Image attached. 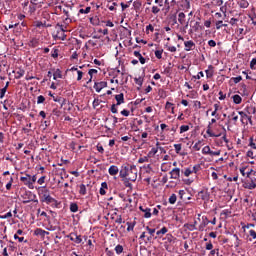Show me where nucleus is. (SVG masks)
Wrapping results in <instances>:
<instances>
[{"mask_svg":"<svg viewBox=\"0 0 256 256\" xmlns=\"http://www.w3.org/2000/svg\"><path fill=\"white\" fill-rule=\"evenodd\" d=\"M249 235L252 237V239H256V231L255 230H249Z\"/></svg>","mask_w":256,"mask_h":256,"instance_id":"nucleus-64","label":"nucleus"},{"mask_svg":"<svg viewBox=\"0 0 256 256\" xmlns=\"http://www.w3.org/2000/svg\"><path fill=\"white\" fill-rule=\"evenodd\" d=\"M215 25H216L217 31H219V29H221V27H223V21L218 20V21H216Z\"/></svg>","mask_w":256,"mask_h":256,"instance_id":"nucleus-57","label":"nucleus"},{"mask_svg":"<svg viewBox=\"0 0 256 256\" xmlns=\"http://www.w3.org/2000/svg\"><path fill=\"white\" fill-rule=\"evenodd\" d=\"M21 183H23L28 189H35L33 182H31V175L25 174V176L20 177Z\"/></svg>","mask_w":256,"mask_h":256,"instance_id":"nucleus-3","label":"nucleus"},{"mask_svg":"<svg viewBox=\"0 0 256 256\" xmlns=\"http://www.w3.org/2000/svg\"><path fill=\"white\" fill-rule=\"evenodd\" d=\"M180 3L184 5L185 9H189L191 7V2H189V0H181Z\"/></svg>","mask_w":256,"mask_h":256,"instance_id":"nucleus-45","label":"nucleus"},{"mask_svg":"<svg viewBox=\"0 0 256 256\" xmlns=\"http://www.w3.org/2000/svg\"><path fill=\"white\" fill-rule=\"evenodd\" d=\"M181 177V169L173 168L170 172V179H179Z\"/></svg>","mask_w":256,"mask_h":256,"instance_id":"nucleus-10","label":"nucleus"},{"mask_svg":"<svg viewBox=\"0 0 256 256\" xmlns=\"http://www.w3.org/2000/svg\"><path fill=\"white\" fill-rule=\"evenodd\" d=\"M184 227L188 229V231H195L197 227H195V224H185Z\"/></svg>","mask_w":256,"mask_h":256,"instance_id":"nucleus-49","label":"nucleus"},{"mask_svg":"<svg viewBox=\"0 0 256 256\" xmlns=\"http://www.w3.org/2000/svg\"><path fill=\"white\" fill-rule=\"evenodd\" d=\"M11 187H13V177H10L9 182L6 184L7 191H11Z\"/></svg>","mask_w":256,"mask_h":256,"instance_id":"nucleus-51","label":"nucleus"},{"mask_svg":"<svg viewBox=\"0 0 256 256\" xmlns=\"http://www.w3.org/2000/svg\"><path fill=\"white\" fill-rule=\"evenodd\" d=\"M214 123H217V119L216 118H212L209 123H208V126H207V130H206V133L207 135H209V137H221V134H215L213 132V130L211 129V125H214Z\"/></svg>","mask_w":256,"mask_h":256,"instance_id":"nucleus-4","label":"nucleus"},{"mask_svg":"<svg viewBox=\"0 0 256 256\" xmlns=\"http://www.w3.org/2000/svg\"><path fill=\"white\" fill-rule=\"evenodd\" d=\"M222 107L221 104L219 102L214 104V111H221Z\"/></svg>","mask_w":256,"mask_h":256,"instance_id":"nucleus-63","label":"nucleus"},{"mask_svg":"<svg viewBox=\"0 0 256 256\" xmlns=\"http://www.w3.org/2000/svg\"><path fill=\"white\" fill-rule=\"evenodd\" d=\"M53 9H54V14L59 15V13L63 11V6H61V4H57Z\"/></svg>","mask_w":256,"mask_h":256,"instance_id":"nucleus-31","label":"nucleus"},{"mask_svg":"<svg viewBox=\"0 0 256 256\" xmlns=\"http://www.w3.org/2000/svg\"><path fill=\"white\" fill-rule=\"evenodd\" d=\"M168 231L169 229H167V227H163L161 230H158L156 232V235H158V237H161L162 235H165Z\"/></svg>","mask_w":256,"mask_h":256,"instance_id":"nucleus-32","label":"nucleus"},{"mask_svg":"<svg viewBox=\"0 0 256 256\" xmlns=\"http://www.w3.org/2000/svg\"><path fill=\"white\" fill-rule=\"evenodd\" d=\"M167 51H169L170 53H177V47L167 46Z\"/></svg>","mask_w":256,"mask_h":256,"instance_id":"nucleus-56","label":"nucleus"},{"mask_svg":"<svg viewBox=\"0 0 256 256\" xmlns=\"http://www.w3.org/2000/svg\"><path fill=\"white\" fill-rule=\"evenodd\" d=\"M126 225L128 226L127 231H133V229H135L136 222H127Z\"/></svg>","mask_w":256,"mask_h":256,"instance_id":"nucleus-38","label":"nucleus"},{"mask_svg":"<svg viewBox=\"0 0 256 256\" xmlns=\"http://www.w3.org/2000/svg\"><path fill=\"white\" fill-rule=\"evenodd\" d=\"M77 81H81L83 79V71L77 70Z\"/></svg>","mask_w":256,"mask_h":256,"instance_id":"nucleus-61","label":"nucleus"},{"mask_svg":"<svg viewBox=\"0 0 256 256\" xmlns=\"http://www.w3.org/2000/svg\"><path fill=\"white\" fill-rule=\"evenodd\" d=\"M165 109L167 111L171 110L172 114L175 113V107L173 106V103H171V102H166Z\"/></svg>","mask_w":256,"mask_h":256,"instance_id":"nucleus-25","label":"nucleus"},{"mask_svg":"<svg viewBox=\"0 0 256 256\" xmlns=\"http://www.w3.org/2000/svg\"><path fill=\"white\" fill-rule=\"evenodd\" d=\"M248 147H251V149H255V150H256V144H255V142H254L253 137H250V138H249Z\"/></svg>","mask_w":256,"mask_h":256,"instance_id":"nucleus-48","label":"nucleus"},{"mask_svg":"<svg viewBox=\"0 0 256 256\" xmlns=\"http://www.w3.org/2000/svg\"><path fill=\"white\" fill-rule=\"evenodd\" d=\"M105 87H107V82H105V81L94 83V89H95L96 93H101V90L105 89Z\"/></svg>","mask_w":256,"mask_h":256,"instance_id":"nucleus-7","label":"nucleus"},{"mask_svg":"<svg viewBox=\"0 0 256 256\" xmlns=\"http://www.w3.org/2000/svg\"><path fill=\"white\" fill-rule=\"evenodd\" d=\"M115 100L117 101L116 105H123V103H125V96L123 93L117 94Z\"/></svg>","mask_w":256,"mask_h":256,"instance_id":"nucleus-16","label":"nucleus"},{"mask_svg":"<svg viewBox=\"0 0 256 256\" xmlns=\"http://www.w3.org/2000/svg\"><path fill=\"white\" fill-rule=\"evenodd\" d=\"M47 179L46 176H41L38 180L37 183L38 185H45V180Z\"/></svg>","mask_w":256,"mask_h":256,"instance_id":"nucleus-54","label":"nucleus"},{"mask_svg":"<svg viewBox=\"0 0 256 256\" xmlns=\"http://www.w3.org/2000/svg\"><path fill=\"white\" fill-rule=\"evenodd\" d=\"M35 27H37L38 29H41V27H50V25H47L45 22L43 23L42 21H36Z\"/></svg>","mask_w":256,"mask_h":256,"instance_id":"nucleus-35","label":"nucleus"},{"mask_svg":"<svg viewBox=\"0 0 256 256\" xmlns=\"http://www.w3.org/2000/svg\"><path fill=\"white\" fill-rule=\"evenodd\" d=\"M202 143H203V142H202L201 140H199L198 142H196V143L194 144V146H193L194 151H201Z\"/></svg>","mask_w":256,"mask_h":256,"instance_id":"nucleus-33","label":"nucleus"},{"mask_svg":"<svg viewBox=\"0 0 256 256\" xmlns=\"http://www.w3.org/2000/svg\"><path fill=\"white\" fill-rule=\"evenodd\" d=\"M117 107H119V105H117V104H113L112 106H111V113H118V110H117Z\"/></svg>","mask_w":256,"mask_h":256,"instance_id":"nucleus-60","label":"nucleus"},{"mask_svg":"<svg viewBox=\"0 0 256 256\" xmlns=\"http://www.w3.org/2000/svg\"><path fill=\"white\" fill-rule=\"evenodd\" d=\"M244 188L250 189V190L256 189V178L255 177L249 178V180H247L244 183Z\"/></svg>","mask_w":256,"mask_h":256,"instance_id":"nucleus-6","label":"nucleus"},{"mask_svg":"<svg viewBox=\"0 0 256 256\" xmlns=\"http://www.w3.org/2000/svg\"><path fill=\"white\" fill-rule=\"evenodd\" d=\"M79 193L80 195H87V186H85V184L80 185Z\"/></svg>","mask_w":256,"mask_h":256,"instance_id":"nucleus-34","label":"nucleus"},{"mask_svg":"<svg viewBox=\"0 0 256 256\" xmlns=\"http://www.w3.org/2000/svg\"><path fill=\"white\" fill-rule=\"evenodd\" d=\"M41 103H45V96L43 95L37 97V105H41Z\"/></svg>","mask_w":256,"mask_h":256,"instance_id":"nucleus-53","label":"nucleus"},{"mask_svg":"<svg viewBox=\"0 0 256 256\" xmlns=\"http://www.w3.org/2000/svg\"><path fill=\"white\" fill-rule=\"evenodd\" d=\"M97 73H98L97 69H90L88 71V75L90 76V78L87 83H91L93 81V75H97Z\"/></svg>","mask_w":256,"mask_h":256,"instance_id":"nucleus-23","label":"nucleus"},{"mask_svg":"<svg viewBox=\"0 0 256 256\" xmlns=\"http://www.w3.org/2000/svg\"><path fill=\"white\" fill-rule=\"evenodd\" d=\"M189 129H190L189 125L180 126V134L187 133V131H189Z\"/></svg>","mask_w":256,"mask_h":256,"instance_id":"nucleus-44","label":"nucleus"},{"mask_svg":"<svg viewBox=\"0 0 256 256\" xmlns=\"http://www.w3.org/2000/svg\"><path fill=\"white\" fill-rule=\"evenodd\" d=\"M182 173H183L184 177H189V176L193 175L192 167L184 168L182 170Z\"/></svg>","mask_w":256,"mask_h":256,"instance_id":"nucleus-20","label":"nucleus"},{"mask_svg":"<svg viewBox=\"0 0 256 256\" xmlns=\"http://www.w3.org/2000/svg\"><path fill=\"white\" fill-rule=\"evenodd\" d=\"M157 153H159V149L158 148H152L148 153V157H155V155H157Z\"/></svg>","mask_w":256,"mask_h":256,"instance_id":"nucleus-36","label":"nucleus"},{"mask_svg":"<svg viewBox=\"0 0 256 256\" xmlns=\"http://www.w3.org/2000/svg\"><path fill=\"white\" fill-rule=\"evenodd\" d=\"M195 49V42L193 40H188L184 42L185 51H193Z\"/></svg>","mask_w":256,"mask_h":256,"instance_id":"nucleus-9","label":"nucleus"},{"mask_svg":"<svg viewBox=\"0 0 256 256\" xmlns=\"http://www.w3.org/2000/svg\"><path fill=\"white\" fill-rule=\"evenodd\" d=\"M134 82L136 83V85H138L139 87H143V77H138V78H134Z\"/></svg>","mask_w":256,"mask_h":256,"instance_id":"nucleus-39","label":"nucleus"},{"mask_svg":"<svg viewBox=\"0 0 256 256\" xmlns=\"http://www.w3.org/2000/svg\"><path fill=\"white\" fill-rule=\"evenodd\" d=\"M213 69H214L213 65H209L208 69L205 70L207 79H211V77H213V75H214Z\"/></svg>","mask_w":256,"mask_h":256,"instance_id":"nucleus-18","label":"nucleus"},{"mask_svg":"<svg viewBox=\"0 0 256 256\" xmlns=\"http://www.w3.org/2000/svg\"><path fill=\"white\" fill-rule=\"evenodd\" d=\"M5 93H7V87L0 89V99H3V97H5Z\"/></svg>","mask_w":256,"mask_h":256,"instance_id":"nucleus-58","label":"nucleus"},{"mask_svg":"<svg viewBox=\"0 0 256 256\" xmlns=\"http://www.w3.org/2000/svg\"><path fill=\"white\" fill-rule=\"evenodd\" d=\"M70 11H73L72 5H67L65 8H62V13L66 16L65 23H71V14Z\"/></svg>","mask_w":256,"mask_h":256,"instance_id":"nucleus-5","label":"nucleus"},{"mask_svg":"<svg viewBox=\"0 0 256 256\" xmlns=\"http://www.w3.org/2000/svg\"><path fill=\"white\" fill-rule=\"evenodd\" d=\"M115 7H117V2H113L111 5H108L109 11H115Z\"/></svg>","mask_w":256,"mask_h":256,"instance_id":"nucleus-62","label":"nucleus"},{"mask_svg":"<svg viewBox=\"0 0 256 256\" xmlns=\"http://www.w3.org/2000/svg\"><path fill=\"white\" fill-rule=\"evenodd\" d=\"M139 209L144 213L145 219H151V208H143V206H140Z\"/></svg>","mask_w":256,"mask_h":256,"instance_id":"nucleus-14","label":"nucleus"},{"mask_svg":"<svg viewBox=\"0 0 256 256\" xmlns=\"http://www.w3.org/2000/svg\"><path fill=\"white\" fill-rule=\"evenodd\" d=\"M169 169H171V163H162L161 164V171H163L164 173L169 171Z\"/></svg>","mask_w":256,"mask_h":256,"instance_id":"nucleus-28","label":"nucleus"},{"mask_svg":"<svg viewBox=\"0 0 256 256\" xmlns=\"http://www.w3.org/2000/svg\"><path fill=\"white\" fill-rule=\"evenodd\" d=\"M115 252H116L117 255H121V253H123V246L121 244H118L115 247Z\"/></svg>","mask_w":256,"mask_h":256,"instance_id":"nucleus-43","label":"nucleus"},{"mask_svg":"<svg viewBox=\"0 0 256 256\" xmlns=\"http://www.w3.org/2000/svg\"><path fill=\"white\" fill-rule=\"evenodd\" d=\"M233 99V103H235V105H241L243 98H241V96L239 94H235L234 96H232Z\"/></svg>","mask_w":256,"mask_h":256,"instance_id":"nucleus-19","label":"nucleus"},{"mask_svg":"<svg viewBox=\"0 0 256 256\" xmlns=\"http://www.w3.org/2000/svg\"><path fill=\"white\" fill-rule=\"evenodd\" d=\"M30 200L24 201V203H30V201H34V203H39V200H37V195L29 192ZM36 199V200H35Z\"/></svg>","mask_w":256,"mask_h":256,"instance_id":"nucleus-27","label":"nucleus"},{"mask_svg":"<svg viewBox=\"0 0 256 256\" xmlns=\"http://www.w3.org/2000/svg\"><path fill=\"white\" fill-rule=\"evenodd\" d=\"M134 57H136V59L139 60V62L141 63V65H145L147 63V58L143 57V55L141 54V51H137L135 50L133 52Z\"/></svg>","mask_w":256,"mask_h":256,"instance_id":"nucleus-8","label":"nucleus"},{"mask_svg":"<svg viewBox=\"0 0 256 256\" xmlns=\"http://www.w3.org/2000/svg\"><path fill=\"white\" fill-rule=\"evenodd\" d=\"M250 69H252V71H255V70H256V58H253V59L250 61Z\"/></svg>","mask_w":256,"mask_h":256,"instance_id":"nucleus-50","label":"nucleus"},{"mask_svg":"<svg viewBox=\"0 0 256 256\" xmlns=\"http://www.w3.org/2000/svg\"><path fill=\"white\" fill-rule=\"evenodd\" d=\"M36 189L38 191L41 203L57 206V200L51 196V191L47 188V186H40Z\"/></svg>","mask_w":256,"mask_h":256,"instance_id":"nucleus-2","label":"nucleus"},{"mask_svg":"<svg viewBox=\"0 0 256 256\" xmlns=\"http://www.w3.org/2000/svg\"><path fill=\"white\" fill-rule=\"evenodd\" d=\"M174 149L177 155H181V149H183V146L181 144H174Z\"/></svg>","mask_w":256,"mask_h":256,"instance_id":"nucleus-37","label":"nucleus"},{"mask_svg":"<svg viewBox=\"0 0 256 256\" xmlns=\"http://www.w3.org/2000/svg\"><path fill=\"white\" fill-rule=\"evenodd\" d=\"M14 239L18 240L19 243H27V240H25V237H19L17 234H14Z\"/></svg>","mask_w":256,"mask_h":256,"instance_id":"nucleus-52","label":"nucleus"},{"mask_svg":"<svg viewBox=\"0 0 256 256\" xmlns=\"http://www.w3.org/2000/svg\"><path fill=\"white\" fill-rule=\"evenodd\" d=\"M70 211L71 213H77L79 211V206L77 205V203L70 204Z\"/></svg>","mask_w":256,"mask_h":256,"instance_id":"nucleus-30","label":"nucleus"},{"mask_svg":"<svg viewBox=\"0 0 256 256\" xmlns=\"http://www.w3.org/2000/svg\"><path fill=\"white\" fill-rule=\"evenodd\" d=\"M156 59H163V50H156L154 52Z\"/></svg>","mask_w":256,"mask_h":256,"instance_id":"nucleus-42","label":"nucleus"},{"mask_svg":"<svg viewBox=\"0 0 256 256\" xmlns=\"http://www.w3.org/2000/svg\"><path fill=\"white\" fill-rule=\"evenodd\" d=\"M231 81H233V83H235V85H237V83H241V81H243V77H241V76L232 77Z\"/></svg>","mask_w":256,"mask_h":256,"instance_id":"nucleus-47","label":"nucleus"},{"mask_svg":"<svg viewBox=\"0 0 256 256\" xmlns=\"http://www.w3.org/2000/svg\"><path fill=\"white\" fill-rule=\"evenodd\" d=\"M238 113L241 117L242 123L245 121V119H247L248 123H250V125H253V120L251 119V116L247 115V113L243 111H239Z\"/></svg>","mask_w":256,"mask_h":256,"instance_id":"nucleus-12","label":"nucleus"},{"mask_svg":"<svg viewBox=\"0 0 256 256\" xmlns=\"http://www.w3.org/2000/svg\"><path fill=\"white\" fill-rule=\"evenodd\" d=\"M68 237H69L70 241L77 243V245H79V243H81L83 241V239L81 238V235H77L75 233L70 234Z\"/></svg>","mask_w":256,"mask_h":256,"instance_id":"nucleus-11","label":"nucleus"},{"mask_svg":"<svg viewBox=\"0 0 256 256\" xmlns=\"http://www.w3.org/2000/svg\"><path fill=\"white\" fill-rule=\"evenodd\" d=\"M202 154H203V155H211V147L205 146V147L202 149Z\"/></svg>","mask_w":256,"mask_h":256,"instance_id":"nucleus-41","label":"nucleus"},{"mask_svg":"<svg viewBox=\"0 0 256 256\" xmlns=\"http://www.w3.org/2000/svg\"><path fill=\"white\" fill-rule=\"evenodd\" d=\"M168 203H170V205H175V203H177V194H171Z\"/></svg>","mask_w":256,"mask_h":256,"instance_id":"nucleus-26","label":"nucleus"},{"mask_svg":"<svg viewBox=\"0 0 256 256\" xmlns=\"http://www.w3.org/2000/svg\"><path fill=\"white\" fill-rule=\"evenodd\" d=\"M149 162V157L144 156L138 159V163H148Z\"/></svg>","mask_w":256,"mask_h":256,"instance_id":"nucleus-55","label":"nucleus"},{"mask_svg":"<svg viewBox=\"0 0 256 256\" xmlns=\"http://www.w3.org/2000/svg\"><path fill=\"white\" fill-rule=\"evenodd\" d=\"M159 7L160 6L153 5L151 8V13H153V15H158V13H161V8Z\"/></svg>","mask_w":256,"mask_h":256,"instance_id":"nucleus-29","label":"nucleus"},{"mask_svg":"<svg viewBox=\"0 0 256 256\" xmlns=\"http://www.w3.org/2000/svg\"><path fill=\"white\" fill-rule=\"evenodd\" d=\"M61 0H47L46 4L48 7L54 8L55 6L59 5Z\"/></svg>","mask_w":256,"mask_h":256,"instance_id":"nucleus-22","label":"nucleus"},{"mask_svg":"<svg viewBox=\"0 0 256 256\" xmlns=\"http://www.w3.org/2000/svg\"><path fill=\"white\" fill-rule=\"evenodd\" d=\"M108 173L109 175H111L112 177L115 175H118L119 173V167L115 166V165H111L108 169Z\"/></svg>","mask_w":256,"mask_h":256,"instance_id":"nucleus-15","label":"nucleus"},{"mask_svg":"<svg viewBox=\"0 0 256 256\" xmlns=\"http://www.w3.org/2000/svg\"><path fill=\"white\" fill-rule=\"evenodd\" d=\"M185 13L180 12L178 14V22L180 23V25H185Z\"/></svg>","mask_w":256,"mask_h":256,"instance_id":"nucleus-24","label":"nucleus"},{"mask_svg":"<svg viewBox=\"0 0 256 256\" xmlns=\"http://www.w3.org/2000/svg\"><path fill=\"white\" fill-rule=\"evenodd\" d=\"M238 5L240 9H247V7H249V2L247 0H239Z\"/></svg>","mask_w":256,"mask_h":256,"instance_id":"nucleus-21","label":"nucleus"},{"mask_svg":"<svg viewBox=\"0 0 256 256\" xmlns=\"http://www.w3.org/2000/svg\"><path fill=\"white\" fill-rule=\"evenodd\" d=\"M53 79L54 81H57L58 79H63V73L61 72L60 69H54L53 70Z\"/></svg>","mask_w":256,"mask_h":256,"instance_id":"nucleus-17","label":"nucleus"},{"mask_svg":"<svg viewBox=\"0 0 256 256\" xmlns=\"http://www.w3.org/2000/svg\"><path fill=\"white\" fill-rule=\"evenodd\" d=\"M79 13L87 15V14L91 13V7L88 6L85 9H80Z\"/></svg>","mask_w":256,"mask_h":256,"instance_id":"nucleus-46","label":"nucleus"},{"mask_svg":"<svg viewBox=\"0 0 256 256\" xmlns=\"http://www.w3.org/2000/svg\"><path fill=\"white\" fill-rule=\"evenodd\" d=\"M199 171H201V164H195V165L192 167V173L197 174Z\"/></svg>","mask_w":256,"mask_h":256,"instance_id":"nucleus-40","label":"nucleus"},{"mask_svg":"<svg viewBox=\"0 0 256 256\" xmlns=\"http://www.w3.org/2000/svg\"><path fill=\"white\" fill-rule=\"evenodd\" d=\"M34 235H36L37 237H42V239L45 238V235H49V232L48 231H45L41 228H37L35 231H34Z\"/></svg>","mask_w":256,"mask_h":256,"instance_id":"nucleus-13","label":"nucleus"},{"mask_svg":"<svg viewBox=\"0 0 256 256\" xmlns=\"http://www.w3.org/2000/svg\"><path fill=\"white\" fill-rule=\"evenodd\" d=\"M137 166L131 164H124L121 166L119 177L123 181H131L135 183L137 181Z\"/></svg>","mask_w":256,"mask_h":256,"instance_id":"nucleus-1","label":"nucleus"},{"mask_svg":"<svg viewBox=\"0 0 256 256\" xmlns=\"http://www.w3.org/2000/svg\"><path fill=\"white\" fill-rule=\"evenodd\" d=\"M9 217H13V213L7 212L5 215L0 216V219H9Z\"/></svg>","mask_w":256,"mask_h":256,"instance_id":"nucleus-59","label":"nucleus"}]
</instances>
